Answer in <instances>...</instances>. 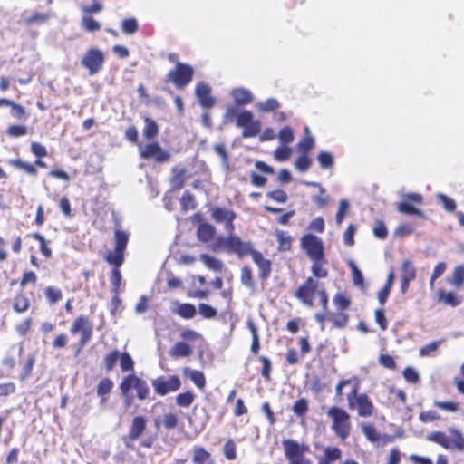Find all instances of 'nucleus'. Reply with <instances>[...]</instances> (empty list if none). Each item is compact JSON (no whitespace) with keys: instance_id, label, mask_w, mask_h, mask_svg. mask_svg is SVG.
<instances>
[{"instance_id":"obj_54","label":"nucleus","mask_w":464,"mask_h":464,"mask_svg":"<svg viewBox=\"0 0 464 464\" xmlns=\"http://www.w3.org/2000/svg\"><path fill=\"white\" fill-rule=\"evenodd\" d=\"M278 138L283 145H288L295 140L294 130L290 126H285L279 131Z\"/></svg>"},{"instance_id":"obj_25","label":"nucleus","mask_w":464,"mask_h":464,"mask_svg":"<svg viewBox=\"0 0 464 464\" xmlns=\"http://www.w3.org/2000/svg\"><path fill=\"white\" fill-rule=\"evenodd\" d=\"M50 19L48 13L34 12L29 16L24 17L22 20V24L30 28L34 25H40L45 24Z\"/></svg>"},{"instance_id":"obj_20","label":"nucleus","mask_w":464,"mask_h":464,"mask_svg":"<svg viewBox=\"0 0 464 464\" xmlns=\"http://www.w3.org/2000/svg\"><path fill=\"white\" fill-rule=\"evenodd\" d=\"M216 227L208 223H200L197 228L198 239L203 243H208L215 238Z\"/></svg>"},{"instance_id":"obj_48","label":"nucleus","mask_w":464,"mask_h":464,"mask_svg":"<svg viewBox=\"0 0 464 464\" xmlns=\"http://www.w3.org/2000/svg\"><path fill=\"white\" fill-rule=\"evenodd\" d=\"M248 327L252 334V343L250 351L253 354L256 355L260 349L258 332L253 322H248Z\"/></svg>"},{"instance_id":"obj_36","label":"nucleus","mask_w":464,"mask_h":464,"mask_svg":"<svg viewBox=\"0 0 464 464\" xmlns=\"http://www.w3.org/2000/svg\"><path fill=\"white\" fill-rule=\"evenodd\" d=\"M342 458V450L338 447H326L324 450V454L320 458V459H323L327 462L334 463L338 460H340Z\"/></svg>"},{"instance_id":"obj_1","label":"nucleus","mask_w":464,"mask_h":464,"mask_svg":"<svg viewBox=\"0 0 464 464\" xmlns=\"http://www.w3.org/2000/svg\"><path fill=\"white\" fill-rule=\"evenodd\" d=\"M329 276V271H326L325 276H307L304 282L299 285L294 296L305 307L313 308L316 305V302L322 307L323 311H327L329 306V295L324 284L321 279H325Z\"/></svg>"},{"instance_id":"obj_6","label":"nucleus","mask_w":464,"mask_h":464,"mask_svg":"<svg viewBox=\"0 0 464 464\" xmlns=\"http://www.w3.org/2000/svg\"><path fill=\"white\" fill-rule=\"evenodd\" d=\"M331 420V430L342 441H345L352 432V421L350 413L338 406H331L327 412Z\"/></svg>"},{"instance_id":"obj_34","label":"nucleus","mask_w":464,"mask_h":464,"mask_svg":"<svg viewBox=\"0 0 464 464\" xmlns=\"http://www.w3.org/2000/svg\"><path fill=\"white\" fill-rule=\"evenodd\" d=\"M305 135L304 137L298 142L297 148L301 153L308 154L311 150L314 147V140L310 135V131L308 127L304 128Z\"/></svg>"},{"instance_id":"obj_11","label":"nucleus","mask_w":464,"mask_h":464,"mask_svg":"<svg viewBox=\"0 0 464 464\" xmlns=\"http://www.w3.org/2000/svg\"><path fill=\"white\" fill-rule=\"evenodd\" d=\"M70 334L77 341L72 343L71 347L77 356L83 349L87 342V318L84 315L77 317L70 327Z\"/></svg>"},{"instance_id":"obj_38","label":"nucleus","mask_w":464,"mask_h":464,"mask_svg":"<svg viewBox=\"0 0 464 464\" xmlns=\"http://www.w3.org/2000/svg\"><path fill=\"white\" fill-rule=\"evenodd\" d=\"M175 313L184 319H191L196 315L197 310L195 305L185 303L179 304Z\"/></svg>"},{"instance_id":"obj_19","label":"nucleus","mask_w":464,"mask_h":464,"mask_svg":"<svg viewBox=\"0 0 464 464\" xmlns=\"http://www.w3.org/2000/svg\"><path fill=\"white\" fill-rule=\"evenodd\" d=\"M192 462L193 464H216L211 453L198 445L192 449Z\"/></svg>"},{"instance_id":"obj_8","label":"nucleus","mask_w":464,"mask_h":464,"mask_svg":"<svg viewBox=\"0 0 464 464\" xmlns=\"http://www.w3.org/2000/svg\"><path fill=\"white\" fill-rule=\"evenodd\" d=\"M450 436L445 432L438 430L432 431L427 436V440L436 443L448 450L464 451V435L462 431L457 428L450 427L449 429Z\"/></svg>"},{"instance_id":"obj_22","label":"nucleus","mask_w":464,"mask_h":464,"mask_svg":"<svg viewBox=\"0 0 464 464\" xmlns=\"http://www.w3.org/2000/svg\"><path fill=\"white\" fill-rule=\"evenodd\" d=\"M438 301L445 305L456 307L462 302L461 296L453 292H446L443 289L438 291Z\"/></svg>"},{"instance_id":"obj_35","label":"nucleus","mask_w":464,"mask_h":464,"mask_svg":"<svg viewBox=\"0 0 464 464\" xmlns=\"http://www.w3.org/2000/svg\"><path fill=\"white\" fill-rule=\"evenodd\" d=\"M145 128L143 130V135L147 140H154L159 134V126L155 121L146 117L144 119Z\"/></svg>"},{"instance_id":"obj_52","label":"nucleus","mask_w":464,"mask_h":464,"mask_svg":"<svg viewBox=\"0 0 464 464\" xmlns=\"http://www.w3.org/2000/svg\"><path fill=\"white\" fill-rule=\"evenodd\" d=\"M223 454L227 460H234L237 459V446L233 440L229 439L223 446Z\"/></svg>"},{"instance_id":"obj_13","label":"nucleus","mask_w":464,"mask_h":464,"mask_svg":"<svg viewBox=\"0 0 464 464\" xmlns=\"http://www.w3.org/2000/svg\"><path fill=\"white\" fill-rule=\"evenodd\" d=\"M151 385L158 395L165 396L177 392L181 386V382L178 375H170L169 378L160 376L152 380Z\"/></svg>"},{"instance_id":"obj_2","label":"nucleus","mask_w":464,"mask_h":464,"mask_svg":"<svg viewBox=\"0 0 464 464\" xmlns=\"http://www.w3.org/2000/svg\"><path fill=\"white\" fill-rule=\"evenodd\" d=\"M348 385L351 386V391L346 396L348 408L352 411L356 410L360 417L368 418L372 416L374 405L366 393L359 392L361 380L358 376L340 380L335 386V397L341 400L343 396V390Z\"/></svg>"},{"instance_id":"obj_16","label":"nucleus","mask_w":464,"mask_h":464,"mask_svg":"<svg viewBox=\"0 0 464 464\" xmlns=\"http://www.w3.org/2000/svg\"><path fill=\"white\" fill-rule=\"evenodd\" d=\"M195 94L203 108L210 109L216 103L214 97L211 96V88L207 83L198 82L195 89Z\"/></svg>"},{"instance_id":"obj_60","label":"nucleus","mask_w":464,"mask_h":464,"mask_svg":"<svg viewBox=\"0 0 464 464\" xmlns=\"http://www.w3.org/2000/svg\"><path fill=\"white\" fill-rule=\"evenodd\" d=\"M362 430L369 441L376 442L380 440V435L372 424L362 425Z\"/></svg>"},{"instance_id":"obj_12","label":"nucleus","mask_w":464,"mask_h":464,"mask_svg":"<svg viewBox=\"0 0 464 464\" xmlns=\"http://www.w3.org/2000/svg\"><path fill=\"white\" fill-rule=\"evenodd\" d=\"M140 156L141 159H154L157 163H165L170 160V153L164 150L158 142H150L145 145H139Z\"/></svg>"},{"instance_id":"obj_47","label":"nucleus","mask_w":464,"mask_h":464,"mask_svg":"<svg viewBox=\"0 0 464 464\" xmlns=\"http://www.w3.org/2000/svg\"><path fill=\"white\" fill-rule=\"evenodd\" d=\"M258 360L262 363L261 368V375L265 379V381L269 382L271 380V372H272V362L271 360L265 356L261 355L259 356Z\"/></svg>"},{"instance_id":"obj_10","label":"nucleus","mask_w":464,"mask_h":464,"mask_svg":"<svg viewBox=\"0 0 464 464\" xmlns=\"http://www.w3.org/2000/svg\"><path fill=\"white\" fill-rule=\"evenodd\" d=\"M284 454L288 460L287 464H311V461L305 457L309 451V447L304 443H299L292 439L282 440Z\"/></svg>"},{"instance_id":"obj_51","label":"nucleus","mask_w":464,"mask_h":464,"mask_svg":"<svg viewBox=\"0 0 464 464\" xmlns=\"http://www.w3.org/2000/svg\"><path fill=\"white\" fill-rule=\"evenodd\" d=\"M280 108V103L276 98H268L258 104V109L262 112L276 111Z\"/></svg>"},{"instance_id":"obj_21","label":"nucleus","mask_w":464,"mask_h":464,"mask_svg":"<svg viewBox=\"0 0 464 464\" xmlns=\"http://www.w3.org/2000/svg\"><path fill=\"white\" fill-rule=\"evenodd\" d=\"M31 305L29 297L23 291L15 294L13 299V310L17 314L25 313Z\"/></svg>"},{"instance_id":"obj_18","label":"nucleus","mask_w":464,"mask_h":464,"mask_svg":"<svg viewBox=\"0 0 464 464\" xmlns=\"http://www.w3.org/2000/svg\"><path fill=\"white\" fill-rule=\"evenodd\" d=\"M105 61L103 52L99 49H89V74H95L102 70Z\"/></svg>"},{"instance_id":"obj_57","label":"nucleus","mask_w":464,"mask_h":464,"mask_svg":"<svg viewBox=\"0 0 464 464\" xmlns=\"http://www.w3.org/2000/svg\"><path fill=\"white\" fill-rule=\"evenodd\" d=\"M312 201L320 208H325L329 202V196L324 187H320L319 194L312 197Z\"/></svg>"},{"instance_id":"obj_64","label":"nucleus","mask_w":464,"mask_h":464,"mask_svg":"<svg viewBox=\"0 0 464 464\" xmlns=\"http://www.w3.org/2000/svg\"><path fill=\"white\" fill-rule=\"evenodd\" d=\"M464 283V266H458L455 267L452 278H451V284H453L455 286L459 287Z\"/></svg>"},{"instance_id":"obj_28","label":"nucleus","mask_w":464,"mask_h":464,"mask_svg":"<svg viewBox=\"0 0 464 464\" xmlns=\"http://www.w3.org/2000/svg\"><path fill=\"white\" fill-rule=\"evenodd\" d=\"M183 373L185 376L188 377L198 389L202 390L205 388L206 378L202 372L185 367Z\"/></svg>"},{"instance_id":"obj_15","label":"nucleus","mask_w":464,"mask_h":464,"mask_svg":"<svg viewBox=\"0 0 464 464\" xmlns=\"http://www.w3.org/2000/svg\"><path fill=\"white\" fill-rule=\"evenodd\" d=\"M147 429V419L142 416H135L129 428L128 434L123 438L126 447L130 448L131 443L140 439Z\"/></svg>"},{"instance_id":"obj_4","label":"nucleus","mask_w":464,"mask_h":464,"mask_svg":"<svg viewBox=\"0 0 464 464\" xmlns=\"http://www.w3.org/2000/svg\"><path fill=\"white\" fill-rule=\"evenodd\" d=\"M213 250L223 251L227 255L237 256L238 259H244L252 256L256 249L253 242L243 240L239 236L232 232L227 236L218 237L213 244Z\"/></svg>"},{"instance_id":"obj_63","label":"nucleus","mask_w":464,"mask_h":464,"mask_svg":"<svg viewBox=\"0 0 464 464\" xmlns=\"http://www.w3.org/2000/svg\"><path fill=\"white\" fill-rule=\"evenodd\" d=\"M437 198L442 204L444 209L448 212H454L456 210L457 205L454 199L448 197L445 194L440 193L437 195Z\"/></svg>"},{"instance_id":"obj_3","label":"nucleus","mask_w":464,"mask_h":464,"mask_svg":"<svg viewBox=\"0 0 464 464\" xmlns=\"http://www.w3.org/2000/svg\"><path fill=\"white\" fill-rule=\"evenodd\" d=\"M301 248L312 261L311 273L316 276H325L327 259L324 254V246L321 238L314 234H304L300 239Z\"/></svg>"},{"instance_id":"obj_29","label":"nucleus","mask_w":464,"mask_h":464,"mask_svg":"<svg viewBox=\"0 0 464 464\" xmlns=\"http://www.w3.org/2000/svg\"><path fill=\"white\" fill-rule=\"evenodd\" d=\"M140 377H138L134 373L128 374L124 376L119 385V388L121 390V393L122 396L127 397L131 391V389H134V386L139 380Z\"/></svg>"},{"instance_id":"obj_5","label":"nucleus","mask_w":464,"mask_h":464,"mask_svg":"<svg viewBox=\"0 0 464 464\" xmlns=\"http://www.w3.org/2000/svg\"><path fill=\"white\" fill-rule=\"evenodd\" d=\"M115 246L113 251H110L104 257L107 263L113 266L111 275V283L113 290L118 292L121 282V274L120 266L124 262V252L127 247L129 237L128 234L122 230L117 229L114 233Z\"/></svg>"},{"instance_id":"obj_7","label":"nucleus","mask_w":464,"mask_h":464,"mask_svg":"<svg viewBox=\"0 0 464 464\" xmlns=\"http://www.w3.org/2000/svg\"><path fill=\"white\" fill-rule=\"evenodd\" d=\"M226 117L232 120L236 117V124L242 128L243 138H253L261 133L262 123L259 120H255L250 111H237L236 108L229 107L227 110Z\"/></svg>"},{"instance_id":"obj_62","label":"nucleus","mask_w":464,"mask_h":464,"mask_svg":"<svg viewBox=\"0 0 464 464\" xmlns=\"http://www.w3.org/2000/svg\"><path fill=\"white\" fill-rule=\"evenodd\" d=\"M121 29L127 34H135L139 29L138 22L135 18L124 19L121 23Z\"/></svg>"},{"instance_id":"obj_50","label":"nucleus","mask_w":464,"mask_h":464,"mask_svg":"<svg viewBox=\"0 0 464 464\" xmlns=\"http://www.w3.org/2000/svg\"><path fill=\"white\" fill-rule=\"evenodd\" d=\"M134 390H136L137 397L139 400L143 401L148 398L150 393V388L145 380L139 378L134 386Z\"/></svg>"},{"instance_id":"obj_42","label":"nucleus","mask_w":464,"mask_h":464,"mask_svg":"<svg viewBox=\"0 0 464 464\" xmlns=\"http://www.w3.org/2000/svg\"><path fill=\"white\" fill-rule=\"evenodd\" d=\"M397 210L400 213L406 214V215H415L419 217H423V212L415 208L413 205H411L410 202H400L397 205Z\"/></svg>"},{"instance_id":"obj_23","label":"nucleus","mask_w":464,"mask_h":464,"mask_svg":"<svg viewBox=\"0 0 464 464\" xmlns=\"http://www.w3.org/2000/svg\"><path fill=\"white\" fill-rule=\"evenodd\" d=\"M193 353V348L186 342L176 343L169 350V355L174 358L188 357Z\"/></svg>"},{"instance_id":"obj_17","label":"nucleus","mask_w":464,"mask_h":464,"mask_svg":"<svg viewBox=\"0 0 464 464\" xmlns=\"http://www.w3.org/2000/svg\"><path fill=\"white\" fill-rule=\"evenodd\" d=\"M254 263L257 266L259 273L258 276L261 280H267L272 272V262L269 259L264 257L263 254L257 249L251 256Z\"/></svg>"},{"instance_id":"obj_53","label":"nucleus","mask_w":464,"mask_h":464,"mask_svg":"<svg viewBox=\"0 0 464 464\" xmlns=\"http://www.w3.org/2000/svg\"><path fill=\"white\" fill-rule=\"evenodd\" d=\"M162 424L166 430H174L179 425V417L174 412H168L163 415Z\"/></svg>"},{"instance_id":"obj_55","label":"nucleus","mask_w":464,"mask_h":464,"mask_svg":"<svg viewBox=\"0 0 464 464\" xmlns=\"http://www.w3.org/2000/svg\"><path fill=\"white\" fill-rule=\"evenodd\" d=\"M312 165V160L308 154L302 153L295 162V167L301 172L307 171Z\"/></svg>"},{"instance_id":"obj_14","label":"nucleus","mask_w":464,"mask_h":464,"mask_svg":"<svg viewBox=\"0 0 464 464\" xmlns=\"http://www.w3.org/2000/svg\"><path fill=\"white\" fill-rule=\"evenodd\" d=\"M211 218L218 224L224 223L227 234L235 231L234 220L237 218V213L234 210L215 207L211 209Z\"/></svg>"},{"instance_id":"obj_31","label":"nucleus","mask_w":464,"mask_h":464,"mask_svg":"<svg viewBox=\"0 0 464 464\" xmlns=\"http://www.w3.org/2000/svg\"><path fill=\"white\" fill-rule=\"evenodd\" d=\"M9 164L17 169L24 170L31 176H36L38 174L35 165L24 161L21 159L11 160H9Z\"/></svg>"},{"instance_id":"obj_39","label":"nucleus","mask_w":464,"mask_h":464,"mask_svg":"<svg viewBox=\"0 0 464 464\" xmlns=\"http://www.w3.org/2000/svg\"><path fill=\"white\" fill-rule=\"evenodd\" d=\"M196 395L191 391H187L185 392L179 393L175 401L176 404L179 407L188 408L195 401Z\"/></svg>"},{"instance_id":"obj_43","label":"nucleus","mask_w":464,"mask_h":464,"mask_svg":"<svg viewBox=\"0 0 464 464\" xmlns=\"http://www.w3.org/2000/svg\"><path fill=\"white\" fill-rule=\"evenodd\" d=\"M434 407L448 411V412H458L460 410L459 402L449 401H435L433 402Z\"/></svg>"},{"instance_id":"obj_40","label":"nucleus","mask_w":464,"mask_h":464,"mask_svg":"<svg viewBox=\"0 0 464 464\" xmlns=\"http://www.w3.org/2000/svg\"><path fill=\"white\" fill-rule=\"evenodd\" d=\"M241 283L249 289L255 288V280L252 269L249 266L246 265L241 268L240 275Z\"/></svg>"},{"instance_id":"obj_44","label":"nucleus","mask_w":464,"mask_h":464,"mask_svg":"<svg viewBox=\"0 0 464 464\" xmlns=\"http://www.w3.org/2000/svg\"><path fill=\"white\" fill-rule=\"evenodd\" d=\"M401 278L411 281L416 278V268L410 260H404L402 262Z\"/></svg>"},{"instance_id":"obj_27","label":"nucleus","mask_w":464,"mask_h":464,"mask_svg":"<svg viewBox=\"0 0 464 464\" xmlns=\"http://www.w3.org/2000/svg\"><path fill=\"white\" fill-rule=\"evenodd\" d=\"M187 170L185 169H172V177L170 179V184L173 189L179 190L181 189L186 181Z\"/></svg>"},{"instance_id":"obj_33","label":"nucleus","mask_w":464,"mask_h":464,"mask_svg":"<svg viewBox=\"0 0 464 464\" xmlns=\"http://www.w3.org/2000/svg\"><path fill=\"white\" fill-rule=\"evenodd\" d=\"M199 259L204 263V265L210 270L214 272H221L223 268V263L221 260L217 257L211 256L208 254H201L199 256Z\"/></svg>"},{"instance_id":"obj_37","label":"nucleus","mask_w":464,"mask_h":464,"mask_svg":"<svg viewBox=\"0 0 464 464\" xmlns=\"http://www.w3.org/2000/svg\"><path fill=\"white\" fill-rule=\"evenodd\" d=\"M45 298L50 305H53L63 299V292L55 286H47L44 289Z\"/></svg>"},{"instance_id":"obj_59","label":"nucleus","mask_w":464,"mask_h":464,"mask_svg":"<svg viewBox=\"0 0 464 464\" xmlns=\"http://www.w3.org/2000/svg\"><path fill=\"white\" fill-rule=\"evenodd\" d=\"M319 165L322 169H328L334 166V160L333 155L327 151H321L317 156Z\"/></svg>"},{"instance_id":"obj_46","label":"nucleus","mask_w":464,"mask_h":464,"mask_svg":"<svg viewBox=\"0 0 464 464\" xmlns=\"http://www.w3.org/2000/svg\"><path fill=\"white\" fill-rule=\"evenodd\" d=\"M179 335L183 342H186L188 343L198 341H204V337L201 334L188 328L182 330Z\"/></svg>"},{"instance_id":"obj_24","label":"nucleus","mask_w":464,"mask_h":464,"mask_svg":"<svg viewBox=\"0 0 464 464\" xmlns=\"http://www.w3.org/2000/svg\"><path fill=\"white\" fill-rule=\"evenodd\" d=\"M350 315L347 312L336 310L329 313V322L334 328L343 329L348 324Z\"/></svg>"},{"instance_id":"obj_58","label":"nucleus","mask_w":464,"mask_h":464,"mask_svg":"<svg viewBox=\"0 0 464 464\" xmlns=\"http://www.w3.org/2000/svg\"><path fill=\"white\" fill-rule=\"evenodd\" d=\"M34 240H37L40 244V251L42 253V255L46 257V258H49L51 257L52 256V250L51 248L48 246L47 245V242L44 238V236H42L41 234L39 233H34L32 234L31 236Z\"/></svg>"},{"instance_id":"obj_56","label":"nucleus","mask_w":464,"mask_h":464,"mask_svg":"<svg viewBox=\"0 0 464 464\" xmlns=\"http://www.w3.org/2000/svg\"><path fill=\"white\" fill-rule=\"evenodd\" d=\"M180 206L185 211L194 209L196 208L194 196L188 190L183 193L180 198Z\"/></svg>"},{"instance_id":"obj_30","label":"nucleus","mask_w":464,"mask_h":464,"mask_svg":"<svg viewBox=\"0 0 464 464\" xmlns=\"http://www.w3.org/2000/svg\"><path fill=\"white\" fill-rule=\"evenodd\" d=\"M232 95L235 102L238 105H246L253 101L252 93L246 89H235L232 92Z\"/></svg>"},{"instance_id":"obj_61","label":"nucleus","mask_w":464,"mask_h":464,"mask_svg":"<svg viewBox=\"0 0 464 464\" xmlns=\"http://www.w3.org/2000/svg\"><path fill=\"white\" fill-rule=\"evenodd\" d=\"M292 154V150L290 148L287 147V145H283L276 149L274 151V158L277 161H286L290 159Z\"/></svg>"},{"instance_id":"obj_26","label":"nucleus","mask_w":464,"mask_h":464,"mask_svg":"<svg viewBox=\"0 0 464 464\" xmlns=\"http://www.w3.org/2000/svg\"><path fill=\"white\" fill-rule=\"evenodd\" d=\"M113 382L108 378H102L97 386V395L101 398L102 403H106L110 393L113 389Z\"/></svg>"},{"instance_id":"obj_41","label":"nucleus","mask_w":464,"mask_h":464,"mask_svg":"<svg viewBox=\"0 0 464 464\" xmlns=\"http://www.w3.org/2000/svg\"><path fill=\"white\" fill-rule=\"evenodd\" d=\"M34 363L35 356L34 354H29L25 362L23 363L22 372L19 376L21 381H24L29 376H31Z\"/></svg>"},{"instance_id":"obj_49","label":"nucleus","mask_w":464,"mask_h":464,"mask_svg":"<svg viewBox=\"0 0 464 464\" xmlns=\"http://www.w3.org/2000/svg\"><path fill=\"white\" fill-rule=\"evenodd\" d=\"M120 359V352L118 350H112L104 357V366L107 372H111L115 367L116 363Z\"/></svg>"},{"instance_id":"obj_9","label":"nucleus","mask_w":464,"mask_h":464,"mask_svg":"<svg viewBox=\"0 0 464 464\" xmlns=\"http://www.w3.org/2000/svg\"><path fill=\"white\" fill-rule=\"evenodd\" d=\"M195 70L192 65L186 63L177 64L168 72L166 82H171L178 90L185 89L193 80Z\"/></svg>"},{"instance_id":"obj_45","label":"nucleus","mask_w":464,"mask_h":464,"mask_svg":"<svg viewBox=\"0 0 464 464\" xmlns=\"http://www.w3.org/2000/svg\"><path fill=\"white\" fill-rule=\"evenodd\" d=\"M120 367L121 372H131L134 369V361L130 353L124 352L122 353H120Z\"/></svg>"},{"instance_id":"obj_32","label":"nucleus","mask_w":464,"mask_h":464,"mask_svg":"<svg viewBox=\"0 0 464 464\" xmlns=\"http://www.w3.org/2000/svg\"><path fill=\"white\" fill-rule=\"evenodd\" d=\"M333 302L335 306V310L344 312L350 308L352 304L351 298L345 293L342 292H338L334 295Z\"/></svg>"}]
</instances>
